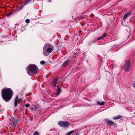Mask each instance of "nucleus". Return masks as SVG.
<instances>
[{
  "mask_svg": "<svg viewBox=\"0 0 135 135\" xmlns=\"http://www.w3.org/2000/svg\"><path fill=\"white\" fill-rule=\"evenodd\" d=\"M1 94L4 100L6 102H8L11 99L13 92L11 89L4 88L2 90Z\"/></svg>",
  "mask_w": 135,
  "mask_h": 135,
  "instance_id": "1",
  "label": "nucleus"
},
{
  "mask_svg": "<svg viewBox=\"0 0 135 135\" xmlns=\"http://www.w3.org/2000/svg\"><path fill=\"white\" fill-rule=\"evenodd\" d=\"M38 70V69L37 66L33 64L29 65L27 68V71L28 74L31 76L36 74Z\"/></svg>",
  "mask_w": 135,
  "mask_h": 135,
  "instance_id": "2",
  "label": "nucleus"
},
{
  "mask_svg": "<svg viewBox=\"0 0 135 135\" xmlns=\"http://www.w3.org/2000/svg\"><path fill=\"white\" fill-rule=\"evenodd\" d=\"M54 49V46L51 44L47 43L45 44L43 47V54L45 56H47L48 55L46 51L48 53L51 52Z\"/></svg>",
  "mask_w": 135,
  "mask_h": 135,
  "instance_id": "3",
  "label": "nucleus"
},
{
  "mask_svg": "<svg viewBox=\"0 0 135 135\" xmlns=\"http://www.w3.org/2000/svg\"><path fill=\"white\" fill-rule=\"evenodd\" d=\"M131 67V62L129 61H127L125 63L123 67L126 71H129L130 70Z\"/></svg>",
  "mask_w": 135,
  "mask_h": 135,
  "instance_id": "4",
  "label": "nucleus"
},
{
  "mask_svg": "<svg viewBox=\"0 0 135 135\" xmlns=\"http://www.w3.org/2000/svg\"><path fill=\"white\" fill-rule=\"evenodd\" d=\"M58 123L60 126L65 127H68L69 124V123L66 121H60L58 122Z\"/></svg>",
  "mask_w": 135,
  "mask_h": 135,
  "instance_id": "5",
  "label": "nucleus"
},
{
  "mask_svg": "<svg viewBox=\"0 0 135 135\" xmlns=\"http://www.w3.org/2000/svg\"><path fill=\"white\" fill-rule=\"evenodd\" d=\"M10 120L12 121V120H14L12 121L13 123V126L14 127H16L17 125V122L16 120H14V117H11L10 118Z\"/></svg>",
  "mask_w": 135,
  "mask_h": 135,
  "instance_id": "6",
  "label": "nucleus"
},
{
  "mask_svg": "<svg viewBox=\"0 0 135 135\" xmlns=\"http://www.w3.org/2000/svg\"><path fill=\"white\" fill-rule=\"evenodd\" d=\"M105 120L107 121V123L110 125H112L113 124L114 125H116V123H114L112 121L110 120L107 119H105Z\"/></svg>",
  "mask_w": 135,
  "mask_h": 135,
  "instance_id": "7",
  "label": "nucleus"
},
{
  "mask_svg": "<svg viewBox=\"0 0 135 135\" xmlns=\"http://www.w3.org/2000/svg\"><path fill=\"white\" fill-rule=\"evenodd\" d=\"M70 62V61L68 60L65 61L62 64V66L63 67H65L67 66L68 64Z\"/></svg>",
  "mask_w": 135,
  "mask_h": 135,
  "instance_id": "8",
  "label": "nucleus"
},
{
  "mask_svg": "<svg viewBox=\"0 0 135 135\" xmlns=\"http://www.w3.org/2000/svg\"><path fill=\"white\" fill-rule=\"evenodd\" d=\"M131 14V12H127L124 14L123 16V19L124 20L125 19L127 18L129 15Z\"/></svg>",
  "mask_w": 135,
  "mask_h": 135,
  "instance_id": "9",
  "label": "nucleus"
},
{
  "mask_svg": "<svg viewBox=\"0 0 135 135\" xmlns=\"http://www.w3.org/2000/svg\"><path fill=\"white\" fill-rule=\"evenodd\" d=\"M58 81V79L57 78L55 79L52 81V85L54 87H55L56 86V83Z\"/></svg>",
  "mask_w": 135,
  "mask_h": 135,
  "instance_id": "10",
  "label": "nucleus"
},
{
  "mask_svg": "<svg viewBox=\"0 0 135 135\" xmlns=\"http://www.w3.org/2000/svg\"><path fill=\"white\" fill-rule=\"evenodd\" d=\"M57 93H56L57 95H59L60 93L61 92V89L59 87H58L57 88Z\"/></svg>",
  "mask_w": 135,
  "mask_h": 135,
  "instance_id": "11",
  "label": "nucleus"
},
{
  "mask_svg": "<svg viewBox=\"0 0 135 135\" xmlns=\"http://www.w3.org/2000/svg\"><path fill=\"white\" fill-rule=\"evenodd\" d=\"M97 103L98 104L100 105H102L104 104L105 103V102H100V101H98L97 102Z\"/></svg>",
  "mask_w": 135,
  "mask_h": 135,
  "instance_id": "12",
  "label": "nucleus"
},
{
  "mask_svg": "<svg viewBox=\"0 0 135 135\" xmlns=\"http://www.w3.org/2000/svg\"><path fill=\"white\" fill-rule=\"evenodd\" d=\"M18 96H17L15 99V106L16 107L17 105V103H18Z\"/></svg>",
  "mask_w": 135,
  "mask_h": 135,
  "instance_id": "13",
  "label": "nucleus"
},
{
  "mask_svg": "<svg viewBox=\"0 0 135 135\" xmlns=\"http://www.w3.org/2000/svg\"><path fill=\"white\" fill-rule=\"evenodd\" d=\"M107 35V34L105 33H104L103 34V35L102 36L100 37L97 39L98 40H100L102 38L104 37H105Z\"/></svg>",
  "mask_w": 135,
  "mask_h": 135,
  "instance_id": "14",
  "label": "nucleus"
},
{
  "mask_svg": "<svg viewBox=\"0 0 135 135\" xmlns=\"http://www.w3.org/2000/svg\"><path fill=\"white\" fill-rule=\"evenodd\" d=\"M122 117V116L120 115H119L118 116L114 117H113V119L114 120L117 119H120Z\"/></svg>",
  "mask_w": 135,
  "mask_h": 135,
  "instance_id": "15",
  "label": "nucleus"
},
{
  "mask_svg": "<svg viewBox=\"0 0 135 135\" xmlns=\"http://www.w3.org/2000/svg\"><path fill=\"white\" fill-rule=\"evenodd\" d=\"M74 132V131H71L67 133L66 135H70L73 134Z\"/></svg>",
  "mask_w": 135,
  "mask_h": 135,
  "instance_id": "16",
  "label": "nucleus"
},
{
  "mask_svg": "<svg viewBox=\"0 0 135 135\" xmlns=\"http://www.w3.org/2000/svg\"><path fill=\"white\" fill-rule=\"evenodd\" d=\"M31 0H27L24 3V5H26Z\"/></svg>",
  "mask_w": 135,
  "mask_h": 135,
  "instance_id": "17",
  "label": "nucleus"
},
{
  "mask_svg": "<svg viewBox=\"0 0 135 135\" xmlns=\"http://www.w3.org/2000/svg\"><path fill=\"white\" fill-rule=\"evenodd\" d=\"M33 135H39V134L38 132H35L34 133Z\"/></svg>",
  "mask_w": 135,
  "mask_h": 135,
  "instance_id": "18",
  "label": "nucleus"
},
{
  "mask_svg": "<svg viewBox=\"0 0 135 135\" xmlns=\"http://www.w3.org/2000/svg\"><path fill=\"white\" fill-rule=\"evenodd\" d=\"M45 62L44 61H42L40 62V64L41 65H43L45 64Z\"/></svg>",
  "mask_w": 135,
  "mask_h": 135,
  "instance_id": "19",
  "label": "nucleus"
},
{
  "mask_svg": "<svg viewBox=\"0 0 135 135\" xmlns=\"http://www.w3.org/2000/svg\"><path fill=\"white\" fill-rule=\"evenodd\" d=\"M30 20L29 19H27L26 20V22L27 23H28L30 22Z\"/></svg>",
  "mask_w": 135,
  "mask_h": 135,
  "instance_id": "20",
  "label": "nucleus"
},
{
  "mask_svg": "<svg viewBox=\"0 0 135 135\" xmlns=\"http://www.w3.org/2000/svg\"><path fill=\"white\" fill-rule=\"evenodd\" d=\"M25 106L26 107H28L30 106V105L29 104H28V103L26 104H25Z\"/></svg>",
  "mask_w": 135,
  "mask_h": 135,
  "instance_id": "21",
  "label": "nucleus"
},
{
  "mask_svg": "<svg viewBox=\"0 0 135 135\" xmlns=\"http://www.w3.org/2000/svg\"><path fill=\"white\" fill-rule=\"evenodd\" d=\"M133 86L135 88V81L133 82Z\"/></svg>",
  "mask_w": 135,
  "mask_h": 135,
  "instance_id": "22",
  "label": "nucleus"
},
{
  "mask_svg": "<svg viewBox=\"0 0 135 135\" xmlns=\"http://www.w3.org/2000/svg\"><path fill=\"white\" fill-rule=\"evenodd\" d=\"M24 4L23 5H22V6H21V8H22L23 7H24Z\"/></svg>",
  "mask_w": 135,
  "mask_h": 135,
  "instance_id": "23",
  "label": "nucleus"
},
{
  "mask_svg": "<svg viewBox=\"0 0 135 135\" xmlns=\"http://www.w3.org/2000/svg\"><path fill=\"white\" fill-rule=\"evenodd\" d=\"M134 113L135 114V112H134Z\"/></svg>",
  "mask_w": 135,
  "mask_h": 135,
  "instance_id": "24",
  "label": "nucleus"
}]
</instances>
